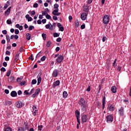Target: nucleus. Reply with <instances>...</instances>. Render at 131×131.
Instances as JSON below:
<instances>
[{"instance_id": "1", "label": "nucleus", "mask_w": 131, "mask_h": 131, "mask_svg": "<svg viewBox=\"0 0 131 131\" xmlns=\"http://www.w3.org/2000/svg\"><path fill=\"white\" fill-rule=\"evenodd\" d=\"M79 104L81 107L82 111H85L88 108V102L83 98H81L79 100Z\"/></svg>"}, {"instance_id": "2", "label": "nucleus", "mask_w": 131, "mask_h": 131, "mask_svg": "<svg viewBox=\"0 0 131 131\" xmlns=\"http://www.w3.org/2000/svg\"><path fill=\"white\" fill-rule=\"evenodd\" d=\"M54 9H55L53 12L52 14L54 16H60L61 15V13L58 12H59V5L57 3L54 4Z\"/></svg>"}, {"instance_id": "3", "label": "nucleus", "mask_w": 131, "mask_h": 131, "mask_svg": "<svg viewBox=\"0 0 131 131\" xmlns=\"http://www.w3.org/2000/svg\"><path fill=\"white\" fill-rule=\"evenodd\" d=\"M113 116L112 115H108L106 117V120L107 123H111L113 122Z\"/></svg>"}, {"instance_id": "4", "label": "nucleus", "mask_w": 131, "mask_h": 131, "mask_svg": "<svg viewBox=\"0 0 131 131\" xmlns=\"http://www.w3.org/2000/svg\"><path fill=\"white\" fill-rule=\"evenodd\" d=\"M110 20V18H109V16L105 15L103 16V22L104 24H108Z\"/></svg>"}, {"instance_id": "5", "label": "nucleus", "mask_w": 131, "mask_h": 131, "mask_svg": "<svg viewBox=\"0 0 131 131\" xmlns=\"http://www.w3.org/2000/svg\"><path fill=\"white\" fill-rule=\"evenodd\" d=\"M15 105L17 108H22L24 106V103L22 101L19 100L15 103Z\"/></svg>"}, {"instance_id": "6", "label": "nucleus", "mask_w": 131, "mask_h": 131, "mask_svg": "<svg viewBox=\"0 0 131 131\" xmlns=\"http://www.w3.org/2000/svg\"><path fill=\"white\" fill-rule=\"evenodd\" d=\"M64 60V56L63 55H59L56 59L57 63H61Z\"/></svg>"}, {"instance_id": "7", "label": "nucleus", "mask_w": 131, "mask_h": 131, "mask_svg": "<svg viewBox=\"0 0 131 131\" xmlns=\"http://www.w3.org/2000/svg\"><path fill=\"white\" fill-rule=\"evenodd\" d=\"M86 18H88V14L86 13H83L81 15V19L82 21H85L86 20Z\"/></svg>"}, {"instance_id": "8", "label": "nucleus", "mask_w": 131, "mask_h": 131, "mask_svg": "<svg viewBox=\"0 0 131 131\" xmlns=\"http://www.w3.org/2000/svg\"><path fill=\"white\" fill-rule=\"evenodd\" d=\"M37 85H39L40 82H41V74L39 73L37 76Z\"/></svg>"}, {"instance_id": "9", "label": "nucleus", "mask_w": 131, "mask_h": 131, "mask_svg": "<svg viewBox=\"0 0 131 131\" xmlns=\"http://www.w3.org/2000/svg\"><path fill=\"white\" fill-rule=\"evenodd\" d=\"M11 9H12L11 7H9L8 9L5 12V16H9L10 15V13H11Z\"/></svg>"}, {"instance_id": "10", "label": "nucleus", "mask_w": 131, "mask_h": 131, "mask_svg": "<svg viewBox=\"0 0 131 131\" xmlns=\"http://www.w3.org/2000/svg\"><path fill=\"white\" fill-rule=\"evenodd\" d=\"M82 122H86V120H88V116L86 115H83L81 117Z\"/></svg>"}, {"instance_id": "11", "label": "nucleus", "mask_w": 131, "mask_h": 131, "mask_svg": "<svg viewBox=\"0 0 131 131\" xmlns=\"http://www.w3.org/2000/svg\"><path fill=\"white\" fill-rule=\"evenodd\" d=\"M107 109L108 111H114L115 110V107H114V105L113 104H112L111 105H108L107 106Z\"/></svg>"}, {"instance_id": "12", "label": "nucleus", "mask_w": 131, "mask_h": 131, "mask_svg": "<svg viewBox=\"0 0 131 131\" xmlns=\"http://www.w3.org/2000/svg\"><path fill=\"white\" fill-rule=\"evenodd\" d=\"M45 27L47 29H50V30H53V25L51 24V23H49V24L46 25Z\"/></svg>"}, {"instance_id": "13", "label": "nucleus", "mask_w": 131, "mask_h": 131, "mask_svg": "<svg viewBox=\"0 0 131 131\" xmlns=\"http://www.w3.org/2000/svg\"><path fill=\"white\" fill-rule=\"evenodd\" d=\"M58 73H59L58 70H54L52 73V76L53 77H57L58 76Z\"/></svg>"}, {"instance_id": "14", "label": "nucleus", "mask_w": 131, "mask_h": 131, "mask_svg": "<svg viewBox=\"0 0 131 131\" xmlns=\"http://www.w3.org/2000/svg\"><path fill=\"white\" fill-rule=\"evenodd\" d=\"M57 27H58L60 31H62V32L64 31V27L59 23L57 24Z\"/></svg>"}, {"instance_id": "15", "label": "nucleus", "mask_w": 131, "mask_h": 131, "mask_svg": "<svg viewBox=\"0 0 131 131\" xmlns=\"http://www.w3.org/2000/svg\"><path fill=\"white\" fill-rule=\"evenodd\" d=\"M111 91L113 94H115L117 92V88L116 86H113L111 88Z\"/></svg>"}, {"instance_id": "16", "label": "nucleus", "mask_w": 131, "mask_h": 131, "mask_svg": "<svg viewBox=\"0 0 131 131\" xmlns=\"http://www.w3.org/2000/svg\"><path fill=\"white\" fill-rule=\"evenodd\" d=\"M54 88H56V86H58V85H60V80H57L53 83V84Z\"/></svg>"}, {"instance_id": "17", "label": "nucleus", "mask_w": 131, "mask_h": 131, "mask_svg": "<svg viewBox=\"0 0 131 131\" xmlns=\"http://www.w3.org/2000/svg\"><path fill=\"white\" fill-rule=\"evenodd\" d=\"M26 19H27L28 22H31L32 21V17L29 16V14H27L25 16Z\"/></svg>"}, {"instance_id": "18", "label": "nucleus", "mask_w": 131, "mask_h": 131, "mask_svg": "<svg viewBox=\"0 0 131 131\" xmlns=\"http://www.w3.org/2000/svg\"><path fill=\"white\" fill-rule=\"evenodd\" d=\"M10 95L12 97H15L17 96V92L13 91L11 92Z\"/></svg>"}, {"instance_id": "19", "label": "nucleus", "mask_w": 131, "mask_h": 131, "mask_svg": "<svg viewBox=\"0 0 131 131\" xmlns=\"http://www.w3.org/2000/svg\"><path fill=\"white\" fill-rule=\"evenodd\" d=\"M26 39H27V40H30V38H31V35L30 34V33H27L26 34Z\"/></svg>"}, {"instance_id": "20", "label": "nucleus", "mask_w": 131, "mask_h": 131, "mask_svg": "<svg viewBox=\"0 0 131 131\" xmlns=\"http://www.w3.org/2000/svg\"><path fill=\"white\" fill-rule=\"evenodd\" d=\"M15 27L16 28H18V29H19L20 30H23V26H20L19 24H17L15 25Z\"/></svg>"}, {"instance_id": "21", "label": "nucleus", "mask_w": 131, "mask_h": 131, "mask_svg": "<svg viewBox=\"0 0 131 131\" xmlns=\"http://www.w3.org/2000/svg\"><path fill=\"white\" fill-rule=\"evenodd\" d=\"M75 115H76V118L79 117V116L80 115V113L79 112V111H78V110H76Z\"/></svg>"}, {"instance_id": "22", "label": "nucleus", "mask_w": 131, "mask_h": 131, "mask_svg": "<svg viewBox=\"0 0 131 131\" xmlns=\"http://www.w3.org/2000/svg\"><path fill=\"white\" fill-rule=\"evenodd\" d=\"M33 110L34 112V114L35 115L36 113H37V108H36V106H33Z\"/></svg>"}, {"instance_id": "23", "label": "nucleus", "mask_w": 131, "mask_h": 131, "mask_svg": "<svg viewBox=\"0 0 131 131\" xmlns=\"http://www.w3.org/2000/svg\"><path fill=\"white\" fill-rule=\"evenodd\" d=\"M105 101H106V98L104 97L102 99V108L103 109H104V108H105Z\"/></svg>"}, {"instance_id": "24", "label": "nucleus", "mask_w": 131, "mask_h": 131, "mask_svg": "<svg viewBox=\"0 0 131 131\" xmlns=\"http://www.w3.org/2000/svg\"><path fill=\"white\" fill-rule=\"evenodd\" d=\"M123 107H121L119 111V113L120 114V115H122L123 114Z\"/></svg>"}, {"instance_id": "25", "label": "nucleus", "mask_w": 131, "mask_h": 131, "mask_svg": "<svg viewBox=\"0 0 131 131\" xmlns=\"http://www.w3.org/2000/svg\"><path fill=\"white\" fill-rule=\"evenodd\" d=\"M62 96H63V98H66L67 97H68V94H67V92L64 91L63 92Z\"/></svg>"}, {"instance_id": "26", "label": "nucleus", "mask_w": 131, "mask_h": 131, "mask_svg": "<svg viewBox=\"0 0 131 131\" xmlns=\"http://www.w3.org/2000/svg\"><path fill=\"white\" fill-rule=\"evenodd\" d=\"M40 93V89L38 88L35 92V94L37 95V96H38V94Z\"/></svg>"}, {"instance_id": "27", "label": "nucleus", "mask_w": 131, "mask_h": 131, "mask_svg": "<svg viewBox=\"0 0 131 131\" xmlns=\"http://www.w3.org/2000/svg\"><path fill=\"white\" fill-rule=\"evenodd\" d=\"M14 77L13 76H11L9 77V81L10 82H13V81L14 80Z\"/></svg>"}, {"instance_id": "28", "label": "nucleus", "mask_w": 131, "mask_h": 131, "mask_svg": "<svg viewBox=\"0 0 131 131\" xmlns=\"http://www.w3.org/2000/svg\"><path fill=\"white\" fill-rule=\"evenodd\" d=\"M53 36L54 37H59L60 36V33H53Z\"/></svg>"}, {"instance_id": "29", "label": "nucleus", "mask_w": 131, "mask_h": 131, "mask_svg": "<svg viewBox=\"0 0 131 131\" xmlns=\"http://www.w3.org/2000/svg\"><path fill=\"white\" fill-rule=\"evenodd\" d=\"M6 37L7 42H10V41H11V38H10V36L9 35H6Z\"/></svg>"}, {"instance_id": "30", "label": "nucleus", "mask_w": 131, "mask_h": 131, "mask_svg": "<svg viewBox=\"0 0 131 131\" xmlns=\"http://www.w3.org/2000/svg\"><path fill=\"white\" fill-rule=\"evenodd\" d=\"M89 6H86L84 8V12H86V13H89Z\"/></svg>"}, {"instance_id": "31", "label": "nucleus", "mask_w": 131, "mask_h": 131, "mask_svg": "<svg viewBox=\"0 0 131 131\" xmlns=\"http://www.w3.org/2000/svg\"><path fill=\"white\" fill-rule=\"evenodd\" d=\"M42 37L43 40H46V39H47V34H46L45 33H42Z\"/></svg>"}, {"instance_id": "32", "label": "nucleus", "mask_w": 131, "mask_h": 131, "mask_svg": "<svg viewBox=\"0 0 131 131\" xmlns=\"http://www.w3.org/2000/svg\"><path fill=\"white\" fill-rule=\"evenodd\" d=\"M51 45H52V42L51 41H48L46 46L48 48H50V47H51Z\"/></svg>"}, {"instance_id": "33", "label": "nucleus", "mask_w": 131, "mask_h": 131, "mask_svg": "<svg viewBox=\"0 0 131 131\" xmlns=\"http://www.w3.org/2000/svg\"><path fill=\"white\" fill-rule=\"evenodd\" d=\"M46 18L49 20L50 19H52V16H51V15H50L49 14H47L46 15Z\"/></svg>"}, {"instance_id": "34", "label": "nucleus", "mask_w": 131, "mask_h": 131, "mask_svg": "<svg viewBox=\"0 0 131 131\" xmlns=\"http://www.w3.org/2000/svg\"><path fill=\"white\" fill-rule=\"evenodd\" d=\"M25 129H28L29 128V126H28V124L27 123H24Z\"/></svg>"}, {"instance_id": "35", "label": "nucleus", "mask_w": 131, "mask_h": 131, "mask_svg": "<svg viewBox=\"0 0 131 131\" xmlns=\"http://www.w3.org/2000/svg\"><path fill=\"white\" fill-rule=\"evenodd\" d=\"M46 59H47V57L46 56H43L41 58H40V61L42 62H43V61L46 60Z\"/></svg>"}, {"instance_id": "36", "label": "nucleus", "mask_w": 131, "mask_h": 131, "mask_svg": "<svg viewBox=\"0 0 131 131\" xmlns=\"http://www.w3.org/2000/svg\"><path fill=\"white\" fill-rule=\"evenodd\" d=\"M10 75H11V70H8L7 72L6 76L9 77L10 76Z\"/></svg>"}, {"instance_id": "37", "label": "nucleus", "mask_w": 131, "mask_h": 131, "mask_svg": "<svg viewBox=\"0 0 131 131\" xmlns=\"http://www.w3.org/2000/svg\"><path fill=\"white\" fill-rule=\"evenodd\" d=\"M32 29H34V26H30L29 27L28 30H29V31H31V30H32Z\"/></svg>"}, {"instance_id": "38", "label": "nucleus", "mask_w": 131, "mask_h": 131, "mask_svg": "<svg viewBox=\"0 0 131 131\" xmlns=\"http://www.w3.org/2000/svg\"><path fill=\"white\" fill-rule=\"evenodd\" d=\"M6 22H7V24H8L9 25L12 24V20L11 19H7Z\"/></svg>"}, {"instance_id": "39", "label": "nucleus", "mask_w": 131, "mask_h": 131, "mask_svg": "<svg viewBox=\"0 0 131 131\" xmlns=\"http://www.w3.org/2000/svg\"><path fill=\"white\" fill-rule=\"evenodd\" d=\"M5 131H12V128L8 127L5 128Z\"/></svg>"}, {"instance_id": "40", "label": "nucleus", "mask_w": 131, "mask_h": 131, "mask_svg": "<svg viewBox=\"0 0 131 131\" xmlns=\"http://www.w3.org/2000/svg\"><path fill=\"white\" fill-rule=\"evenodd\" d=\"M56 16H59V15H54L52 17V19L53 20H55V21H57V20H58V17Z\"/></svg>"}, {"instance_id": "41", "label": "nucleus", "mask_w": 131, "mask_h": 131, "mask_svg": "<svg viewBox=\"0 0 131 131\" xmlns=\"http://www.w3.org/2000/svg\"><path fill=\"white\" fill-rule=\"evenodd\" d=\"M36 82H37V81H36V80H35V79H33L32 80V84H36Z\"/></svg>"}, {"instance_id": "42", "label": "nucleus", "mask_w": 131, "mask_h": 131, "mask_svg": "<svg viewBox=\"0 0 131 131\" xmlns=\"http://www.w3.org/2000/svg\"><path fill=\"white\" fill-rule=\"evenodd\" d=\"M75 26H76V27H79V21H78V20H77L76 21Z\"/></svg>"}, {"instance_id": "43", "label": "nucleus", "mask_w": 131, "mask_h": 131, "mask_svg": "<svg viewBox=\"0 0 131 131\" xmlns=\"http://www.w3.org/2000/svg\"><path fill=\"white\" fill-rule=\"evenodd\" d=\"M117 61V59H115L114 61V62L113 63V66L114 67H116V66H115V64H116V61Z\"/></svg>"}, {"instance_id": "44", "label": "nucleus", "mask_w": 131, "mask_h": 131, "mask_svg": "<svg viewBox=\"0 0 131 131\" xmlns=\"http://www.w3.org/2000/svg\"><path fill=\"white\" fill-rule=\"evenodd\" d=\"M34 15H35V11L33 10L31 12V17H33V16H34Z\"/></svg>"}, {"instance_id": "45", "label": "nucleus", "mask_w": 131, "mask_h": 131, "mask_svg": "<svg viewBox=\"0 0 131 131\" xmlns=\"http://www.w3.org/2000/svg\"><path fill=\"white\" fill-rule=\"evenodd\" d=\"M21 80H22V78L20 77H18L16 79L17 82H20V81H21Z\"/></svg>"}, {"instance_id": "46", "label": "nucleus", "mask_w": 131, "mask_h": 131, "mask_svg": "<svg viewBox=\"0 0 131 131\" xmlns=\"http://www.w3.org/2000/svg\"><path fill=\"white\" fill-rule=\"evenodd\" d=\"M84 28H85V24H83L81 26V29H84Z\"/></svg>"}, {"instance_id": "47", "label": "nucleus", "mask_w": 131, "mask_h": 131, "mask_svg": "<svg viewBox=\"0 0 131 131\" xmlns=\"http://www.w3.org/2000/svg\"><path fill=\"white\" fill-rule=\"evenodd\" d=\"M19 30L18 29H15V31H14V33L15 34H19Z\"/></svg>"}, {"instance_id": "48", "label": "nucleus", "mask_w": 131, "mask_h": 131, "mask_svg": "<svg viewBox=\"0 0 131 131\" xmlns=\"http://www.w3.org/2000/svg\"><path fill=\"white\" fill-rule=\"evenodd\" d=\"M61 40H62V38L61 37H59L56 39V41L57 42H60V41H61Z\"/></svg>"}, {"instance_id": "49", "label": "nucleus", "mask_w": 131, "mask_h": 131, "mask_svg": "<svg viewBox=\"0 0 131 131\" xmlns=\"http://www.w3.org/2000/svg\"><path fill=\"white\" fill-rule=\"evenodd\" d=\"M41 22H42L43 24H46V23H47V19H42Z\"/></svg>"}, {"instance_id": "50", "label": "nucleus", "mask_w": 131, "mask_h": 131, "mask_svg": "<svg viewBox=\"0 0 131 131\" xmlns=\"http://www.w3.org/2000/svg\"><path fill=\"white\" fill-rule=\"evenodd\" d=\"M8 7H9V4H5L4 7V10H6L8 8Z\"/></svg>"}, {"instance_id": "51", "label": "nucleus", "mask_w": 131, "mask_h": 131, "mask_svg": "<svg viewBox=\"0 0 131 131\" xmlns=\"http://www.w3.org/2000/svg\"><path fill=\"white\" fill-rule=\"evenodd\" d=\"M1 71H2L3 72H5L6 71V68H5L4 67H2L1 69Z\"/></svg>"}, {"instance_id": "52", "label": "nucleus", "mask_w": 131, "mask_h": 131, "mask_svg": "<svg viewBox=\"0 0 131 131\" xmlns=\"http://www.w3.org/2000/svg\"><path fill=\"white\" fill-rule=\"evenodd\" d=\"M6 55H8V56H10L11 55V52L10 51H6Z\"/></svg>"}, {"instance_id": "53", "label": "nucleus", "mask_w": 131, "mask_h": 131, "mask_svg": "<svg viewBox=\"0 0 131 131\" xmlns=\"http://www.w3.org/2000/svg\"><path fill=\"white\" fill-rule=\"evenodd\" d=\"M24 50V48H23V46H21L19 48V52H23Z\"/></svg>"}, {"instance_id": "54", "label": "nucleus", "mask_w": 131, "mask_h": 131, "mask_svg": "<svg viewBox=\"0 0 131 131\" xmlns=\"http://www.w3.org/2000/svg\"><path fill=\"white\" fill-rule=\"evenodd\" d=\"M38 7V4L37 3H35L33 5V8H37Z\"/></svg>"}, {"instance_id": "55", "label": "nucleus", "mask_w": 131, "mask_h": 131, "mask_svg": "<svg viewBox=\"0 0 131 131\" xmlns=\"http://www.w3.org/2000/svg\"><path fill=\"white\" fill-rule=\"evenodd\" d=\"M42 128V125H39L38 126V130H41V129Z\"/></svg>"}, {"instance_id": "56", "label": "nucleus", "mask_w": 131, "mask_h": 131, "mask_svg": "<svg viewBox=\"0 0 131 131\" xmlns=\"http://www.w3.org/2000/svg\"><path fill=\"white\" fill-rule=\"evenodd\" d=\"M5 61H10V57L9 56H6L5 58Z\"/></svg>"}, {"instance_id": "57", "label": "nucleus", "mask_w": 131, "mask_h": 131, "mask_svg": "<svg viewBox=\"0 0 131 131\" xmlns=\"http://www.w3.org/2000/svg\"><path fill=\"white\" fill-rule=\"evenodd\" d=\"M33 92H34V89L33 88L29 93L30 95H32L33 93Z\"/></svg>"}, {"instance_id": "58", "label": "nucleus", "mask_w": 131, "mask_h": 131, "mask_svg": "<svg viewBox=\"0 0 131 131\" xmlns=\"http://www.w3.org/2000/svg\"><path fill=\"white\" fill-rule=\"evenodd\" d=\"M93 3V0H88L87 2V4L88 5H90V4H92Z\"/></svg>"}, {"instance_id": "59", "label": "nucleus", "mask_w": 131, "mask_h": 131, "mask_svg": "<svg viewBox=\"0 0 131 131\" xmlns=\"http://www.w3.org/2000/svg\"><path fill=\"white\" fill-rule=\"evenodd\" d=\"M21 94H22V91L19 90V91L17 92V94L18 95V96H20Z\"/></svg>"}, {"instance_id": "60", "label": "nucleus", "mask_w": 131, "mask_h": 131, "mask_svg": "<svg viewBox=\"0 0 131 131\" xmlns=\"http://www.w3.org/2000/svg\"><path fill=\"white\" fill-rule=\"evenodd\" d=\"M47 14H48V13H47L46 11H42V15L43 16H46V15H47Z\"/></svg>"}, {"instance_id": "61", "label": "nucleus", "mask_w": 131, "mask_h": 131, "mask_svg": "<svg viewBox=\"0 0 131 131\" xmlns=\"http://www.w3.org/2000/svg\"><path fill=\"white\" fill-rule=\"evenodd\" d=\"M26 83V82L25 81H24L21 82H20V85H25V84Z\"/></svg>"}, {"instance_id": "62", "label": "nucleus", "mask_w": 131, "mask_h": 131, "mask_svg": "<svg viewBox=\"0 0 131 131\" xmlns=\"http://www.w3.org/2000/svg\"><path fill=\"white\" fill-rule=\"evenodd\" d=\"M7 30H4L2 31V33L3 34L6 35V34H7Z\"/></svg>"}, {"instance_id": "63", "label": "nucleus", "mask_w": 131, "mask_h": 131, "mask_svg": "<svg viewBox=\"0 0 131 131\" xmlns=\"http://www.w3.org/2000/svg\"><path fill=\"white\" fill-rule=\"evenodd\" d=\"M24 93L25 94V95H30L29 92H28L27 90H25Z\"/></svg>"}, {"instance_id": "64", "label": "nucleus", "mask_w": 131, "mask_h": 131, "mask_svg": "<svg viewBox=\"0 0 131 131\" xmlns=\"http://www.w3.org/2000/svg\"><path fill=\"white\" fill-rule=\"evenodd\" d=\"M18 131H24V129L23 127H19Z\"/></svg>"}]
</instances>
